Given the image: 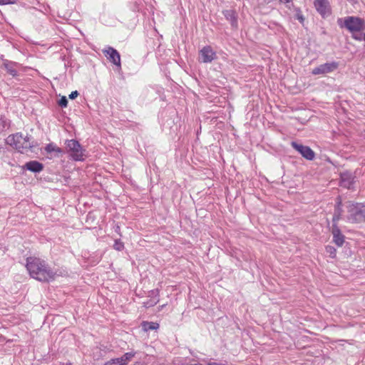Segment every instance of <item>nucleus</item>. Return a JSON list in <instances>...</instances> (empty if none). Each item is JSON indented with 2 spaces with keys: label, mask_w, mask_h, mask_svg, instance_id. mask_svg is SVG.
<instances>
[{
  "label": "nucleus",
  "mask_w": 365,
  "mask_h": 365,
  "mask_svg": "<svg viewBox=\"0 0 365 365\" xmlns=\"http://www.w3.org/2000/svg\"><path fill=\"white\" fill-rule=\"evenodd\" d=\"M26 268L30 275L40 282L53 280L56 274L44 260L37 257H28Z\"/></svg>",
  "instance_id": "f257e3e1"
},
{
  "label": "nucleus",
  "mask_w": 365,
  "mask_h": 365,
  "mask_svg": "<svg viewBox=\"0 0 365 365\" xmlns=\"http://www.w3.org/2000/svg\"><path fill=\"white\" fill-rule=\"evenodd\" d=\"M6 143L21 153L33 150V148L38 145L37 142L31 135L24 136L21 133L9 135L6 139Z\"/></svg>",
  "instance_id": "f03ea898"
},
{
  "label": "nucleus",
  "mask_w": 365,
  "mask_h": 365,
  "mask_svg": "<svg viewBox=\"0 0 365 365\" xmlns=\"http://www.w3.org/2000/svg\"><path fill=\"white\" fill-rule=\"evenodd\" d=\"M347 220L351 223L365 222V203L349 202Z\"/></svg>",
  "instance_id": "7ed1b4c3"
},
{
  "label": "nucleus",
  "mask_w": 365,
  "mask_h": 365,
  "mask_svg": "<svg viewBox=\"0 0 365 365\" xmlns=\"http://www.w3.org/2000/svg\"><path fill=\"white\" fill-rule=\"evenodd\" d=\"M341 21L342 19H339L337 21L338 24L341 27L344 26L351 33L361 31L364 29V20L359 17H345L344 21V25L341 24Z\"/></svg>",
  "instance_id": "20e7f679"
},
{
  "label": "nucleus",
  "mask_w": 365,
  "mask_h": 365,
  "mask_svg": "<svg viewBox=\"0 0 365 365\" xmlns=\"http://www.w3.org/2000/svg\"><path fill=\"white\" fill-rule=\"evenodd\" d=\"M67 152L71 158L76 161L83 160L85 150L76 140L71 139L66 140Z\"/></svg>",
  "instance_id": "39448f33"
},
{
  "label": "nucleus",
  "mask_w": 365,
  "mask_h": 365,
  "mask_svg": "<svg viewBox=\"0 0 365 365\" xmlns=\"http://www.w3.org/2000/svg\"><path fill=\"white\" fill-rule=\"evenodd\" d=\"M338 66H339V63L335 61L326 63L324 64H321L319 66L314 68L312 70V73L313 75L327 74L329 73H331L334 71H335L336 69H337Z\"/></svg>",
  "instance_id": "423d86ee"
},
{
  "label": "nucleus",
  "mask_w": 365,
  "mask_h": 365,
  "mask_svg": "<svg viewBox=\"0 0 365 365\" xmlns=\"http://www.w3.org/2000/svg\"><path fill=\"white\" fill-rule=\"evenodd\" d=\"M291 145L294 149L298 151L305 159L308 160H314L315 157V153L309 146L299 144L294 141L291 143Z\"/></svg>",
  "instance_id": "0eeeda50"
},
{
  "label": "nucleus",
  "mask_w": 365,
  "mask_h": 365,
  "mask_svg": "<svg viewBox=\"0 0 365 365\" xmlns=\"http://www.w3.org/2000/svg\"><path fill=\"white\" fill-rule=\"evenodd\" d=\"M217 58L216 53L213 51L211 46H204L199 53V61L207 63L212 62Z\"/></svg>",
  "instance_id": "6e6552de"
},
{
  "label": "nucleus",
  "mask_w": 365,
  "mask_h": 365,
  "mask_svg": "<svg viewBox=\"0 0 365 365\" xmlns=\"http://www.w3.org/2000/svg\"><path fill=\"white\" fill-rule=\"evenodd\" d=\"M356 176L350 171L340 173V185L344 188L353 189Z\"/></svg>",
  "instance_id": "1a4fd4ad"
},
{
  "label": "nucleus",
  "mask_w": 365,
  "mask_h": 365,
  "mask_svg": "<svg viewBox=\"0 0 365 365\" xmlns=\"http://www.w3.org/2000/svg\"><path fill=\"white\" fill-rule=\"evenodd\" d=\"M103 52L110 62L119 68H121L120 56L116 49L113 47H108L107 49L103 50Z\"/></svg>",
  "instance_id": "9d476101"
},
{
  "label": "nucleus",
  "mask_w": 365,
  "mask_h": 365,
  "mask_svg": "<svg viewBox=\"0 0 365 365\" xmlns=\"http://www.w3.org/2000/svg\"><path fill=\"white\" fill-rule=\"evenodd\" d=\"M135 352H127L121 357L112 359L106 361L104 365H126L135 356Z\"/></svg>",
  "instance_id": "9b49d317"
},
{
  "label": "nucleus",
  "mask_w": 365,
  "mask_h": 365,
  "mask_svg": "<svg viewBox=\"0 0 365 365\" xmlns=\"http://www.w3.org/2000/svg\"><path fill=\"white\" fill-rule=\"evenodd\" d=\"M314 6L323 17L331 14V7L328 0H314Z\"/></svg>",
  "instance_id": "f8f14e48"
},
{
  "label": "nucleus",
  "mask_w": 365,
  "mask_h": 365,
  "mask_svg": "<svg viewBox=\"0 0 365 365\" xmlns=\"http://www.w3.org/2000/svg\"><path fill=\"white\" fill-rule=\"evenodd\" d=\"M222 14L226 19L230 23L232 29L237 30L238 29V15L235 10L227 9L222 11Z\"/></svg>",
  "instance_id": "ddd939ff"
},
{
  "label": "nucleus",
  "mask_w": 365,
  "mask_h": 365,
  "mask_svg": "<svg viewBox=\"0 0 365 365\" xmlns=\"http://www.w3.org/2000/svg\"><path fill=\"white\" fill-rule=\"evenodd\" d=\"M331 234L333 235V242L338 247H341L344 242L345 237L341 233L337 225H332Z\"/></svg>",
  "instance_id": "4468645a"
},
{
  "label": "nucleus",
  "mask_w": 365,
  "mask_h": 365,
  "mask_svg": "<svg viewBox=\"0 0 365 365\" xmlns=\"http://www.w3.org/2000/svg\"><path fill=\"white\" fill-rule=\"evenodd\" d=\"M18 66L19 63L16 62L4 59L1 67L6 71L7 73L13 77H16L18 76V71L16 68Z\"/></svg>",
  "instance_id": "2eb2a0df"
},
{
  "label": "nucleus",
  "mask_w": 365,
  "mask_h": 365,
  "mask_svg": "<svg viewBox=\"0 0 365 365\" xmlns=\"http://www.w3.org/2000/svg\"><path fill=\"white\" fill-rule=\"evenodd\" d=\"M342 203L340 197L336 199V205L332 217V225H337L343 214Z\"/></svg>",
  "instance_id": "dca6fc26"
},
{
  "label": "nucleus",
  "mask_w": 365,
  "mask_h": 365,
  "mask_svg": "<svg viewBox=\"0 0 365 365\" xmlns=\"http://www.w3.org/2000/svg\"><path fill=\"white\" fill-rule=\"evenodd\" d=\"M24 168H26V170L31 171L33 173H40L43 169V165L36 160H31L28 163H26L24 167Z\"/></svg>",
  "instance_id": "f3484780"
},
{
  "label": "nucleus",
  "mask_w": 365,
  "mask_h": 365,
  "mask_svg": "<svg viewBox=\"0 0 365 365\" xmlns=\"http://www.w3.org/2000/svg\"><path fill=\"white\" fill-rule=\"evenodd\" d=\"M45 150L48 153H55V156L56 157H58L60 154L63 153V150L56 146L54 143H48V145H46V146L45 147Z\"/></svg>",
  "instance_id": "a211bd4d"
},
{
  "label": "nucleus",
  "mask_w": 365,
  "mask_h": 365,
  "mask_svg": "<svg viewBox=\"0 0 365 365\" xmlns=\"http://www.w3.org/2000/svg\"><path fill=\"white\" fill-rule=\"evenodd\" d=\"M141 327L144 331H148L158 329L159 324L156 322L144 321L142 322Z\"/></svg>",
  "instance_id": "6ab92c4d"
},
{
  "label": "nucleus",
  "mask_w": 365,
  "mask_h": 365,
  "mask_svg": "<svg viewBox=\"0 0 365 365\" xmlns=\"http://www.w3.org/2000/svg\"><path fill=\"white\" fill-rule=\"evenodd\" d=\"M325 250L331 258H334L336 257V250L333 246L327 245L326 246Z\"/></svg>",
  "instance_id": "aec40b11"
},
{
  "label": "nucleus",
  "mask_w": 365,
  "mask_h": 365,
  "mask_svg": "<svg viewBox=\"0 0 365 365\" xmlns=\"http://www.w3.org/2000/svg\"><path fill=\"white\" fill-rule=\"evenodd\" d=\"M113 248L118 251H121L124 249V244L120 240H115Z\"/></svg>",
  "instance_id": "412c9836"
},
{
  "label": "nucleus",
  "mask_w": 365,
  "mask_h": 365,
  "mask_svg": "<svg viewBox=\"0 0 365 365\" xmlns=\"http://www.w3.org/2000/svg\"><path fill=\"white\" fill-rule=\"evenodd\" d=\"M58 104L59 106H61V108H66L68 106V99L66 98V96H62L58 102Z\"/></svg>",
  "instance_id": "4be33fe9"
},
{
  "label": "nucleus",
  "mask_w": 365,
  "mask_h": 365,
  "mask_svg": "<svg viewBox=\"0 0 365 365\" xmlns=\"http://www.w3.org/2000/svg\"><path fill=\"white\" fill-rule=\"evenodd\" d=\"M78 95H79V93L77 91H72L71 93V94L69 95V98L72 99V100L75 99L76 98L78 97Z\"/></svg>",
  "instance_id": "5701e85b"
},
{
  "label": "nucleus",
  "mask_w": 365,
  "mask_h": 365,
  "mask_svg": "<svg viewBox=\"0 0 365 365\" xmlns=\"http://www.w3.org/2000/svg\"><path fill=\"white\" fill-rule=\"evenodd\" d=\"M13 4L11 0H0V4Z\"/></svg>",
  "instance_id": "b1692460"
},
{
  "label": "nucleus",
  "mask_w": 365,
  "mask_h": 365,
  "mask_svg": "<svg viewBox=\"0 0 365 365\" xmlns=\"http://www.w3.org/2000/svg\"><path fill=\"white\" fill-rule=\"evenodd\" d=\"M297 19L300 21V22H303L304 21V17L302 14H297Z\"/></svg>",
  "instance_id": "393cba45"
},
{
  "label": "nucleus",
  "mask_w": 365,
  "mask_h": 365,
  "mask_svg": "<svg viewBox=\"0 0 365 365\" xmlns=\"http://www.w3.org/2000/svg\"><path fill=\"white\" fill-rule=\"evenodd\" d=\"M207 365H221V364L217 362H210Z\"/></svg>",
  "instance_id": "a878e982"
},
{
  "label": "nucleus",
  "mask_w": 365,
  "mask_h": 365,
  "mask_svg": "<svg viewBox=\"0 0 365 365\" xmlns=\"http://www.w3.org/2000/svg\"><path fill=\"white\" fill-rule=\"evenodd\" d=\"M115 230L116 232L120 234V232H120V227L118 225L115 226Z\"/></svg>",
  "instance_id": "bb28decb"
},
{
  "label": "nucleus",
  "mask_w": 365,
  "mask_h": 365,
  "mask_svg": "<svg viewBox=\"0 0 365 365\" xmlns=\"http://www.w3.org/2000/svg\"><path fill=\"white\" fill-rule=\"evenodd\" d=\"M353 37H354L355 39H358V40H360V39H361L360 38H358L357 36H353Z\"/></svg>",
  "instance_id": "cd10ccee"
},
{
  "label": "nucleus",
  "mask_w": 365,
  "mask_h": 365,
  "mask_svg": "<svg viewBox=\"0 0 365 365\" xmlns=\"http://www.w3.org/2000/svg\"><path fill=\"white\" fill-rule=\"evenodd\" d=\"M66 365H72V364L71 363H69V364H66Z\"/></svg>",
  "instance_id": "c85d7f7f"
}]
</instances>
